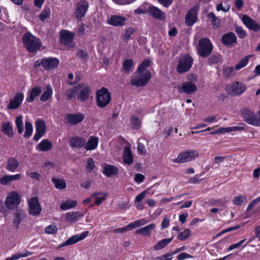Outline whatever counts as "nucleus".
<instances>
[{
	"instance_id": "obj_1",
	"label": "nucleus",
	"mask_w": 260,
	"mask_h": 260,
	"mask_svg": "<svg viewBox=\"0 0 260 260\" xmlns=\"http://www.w3.org/2000/svg\"><path fill=\"white\" fill-rule=\"evenodd\" d=\"M22 42L26 50L31 53L36 52L41 46L40 39L29 32L24 34L23 36Z\"/></svg>"
},
{
	"instance_id": "obj_2",
	"label": "nucleus",
	"mask_w": 260,
	"mask_h": 260,
	"mask_svg": "<svg viewBox=\"0 0 260 260\" xmlns=\"http://www.w3.org/2000/svg\"><path fill=\"white\" fill-rule=\"evenodd\" d=\"M151 75L149 71H144L143 72L136 71L132 77L131 83L132 85L137 87L144 86L149 82Z\"/></svg>"
},
{
	"instance_id": "obj_3",
	"label": "nucleus",
	"mask_w": 260,
	"mask_h": 260,
	"mask_svg": "<svg viewBox=\"0 0 260 260\" xmlns=\"http://www.w3.org/2000/svg\"><path fill=\"white\" fill-rule=\"evenodd\" d=\"M59 60L55 57H46L38 59L34 63L35 68L41 66L47 70H51L58 66Z\"/></svg>"
},
{
	"instance_id": "obj_4",
	"label": "nucleus",
	"mask_w": 260,
	"mask_h": 260,
	"mask_svg": "<svg viewBox=\"0 0 260 260\" xmlns=\"http://www.w3.org/2000/svg\"><path fill=\"white\" fill-rule=\"evenodd\" d=\"M80 93V98H87L89 96L90 89L87 85L82 83L75 86L73 90L67 93L68 98H75Z\"/></svg>"
},
{
	"instance_id": "obj_5",
	"label": "nucleus",
	"mask_w": 260,
	"mask_h": 260,
	"mask_svg": "<svg viewBox=\"0 0 260 260\" xmlns=\"http://www.w3.org/2000/svg\"><path fill=\"white\" fill-rule=\"evenodd\" d=\"M241 115L244 120L248 124L255 126H260L259 118H258L254 111L248 108H244L241 111Z\"/></svg>"
},
{
	"instance_id": "obj_6",
	"label": "nucleus",
	"mask_w": 260,
	"mask_h": 260,
	"mask_svg": "<svg viewBox=\"0 0 260 260\" xmlns=\"http://www.w3.org/2000/svg\"><path fill=\"white\" fill-rule=\"evenodd\" d=\"M193 58L188 54L181 57L177 67V71L180 74L187 72L191 68L193 63Z\"/></svg>"
},
{
	"instance_id": "obj_7",
	"label": "nucleus",
	"mask_w": 260,
	"mask_h": 260,
	"mask_svg": "<svg viewBox=\"0 0 260 260\" xmlns=\"http://www.w3.org/2000/svg\"><path fill=\"white\" fill-rule=\"evenodd\" d=\"M199 156L198 151L193 150L180 153L178 156L173 160L174 162L182 164L190 161Z\"/></svg>"
},
{
	"instance_id": "obj_8",
	"label": "nucleus",
	"mask_w": 260,
	"mask_h": 260,
	"mask_svg": "<svg viewBox=\"0 0 260 260\" xmlns=\"http://www.w3.org/2000/svg\"><path fill=\"white\" fill-rule=\"evenodd\" d=\"M212 49V45L208 39L203 38L200 40L198 51L201 57H205L208 56L211 53Z\"/></svg>"
},
{
	"instance_id": "obj_9",
	"label": "nucleus",
	"mask_w": 260,
	"mask_h": 260,
	"mask_svg": "<svg viewBox=\"0 0 260 260\" xmlns=\"http://www.w3.org/2000/svg\"><path fill=\"white\" fill-rule=\"evenodd\" d=\"M245 84L239 82H235L231 84L228 85L225 90L228 93L233 95H239L243 93L246 89Z\"/></svg>"
},
{
	"instance_id": "obj_10",
	"label": "nucleus",
	"mask_w": 260,
	"mask_h": 260,
	"mask_svg": "<svg viewBox=\"0 0 260 260\" xmlns=\"http://www.w3.org/2000/svg\"><path fill=\"white\" fill-rule=\"evenodd\" d=\"M20 203V196L16 192H10L5 201V205L9 210L14 209Z\"/></svg>"
},
{
	"instance_id": "obj_11",
	"label": "nucleus",
	"mask_w": 260,
	"mask_h": 260,
	"mask_svg": "<svg viewBox=\"0 0 260 260\" xmlns=\"http://www.w3.org/2000/svg\"><path fill=\"white\" fill-rule=\"evenodd\" d=\"M89 7L88 3L85 0H81L76 5L75 16L77 19H81L84 17Z\"/></svg>"
},
{
	"instance_id": "obj_12",
	"label": "nucleus",
	"mask_w": 260,
	"mask_h": 260,
	"mask_svg": "<svg viewBox=\"0 0 260 260\" xmlns=\"http://www.w3.org/2000/svg\"><path fill=\"white\" fill-rule=\"evenodd\" d=\"M13 225L15 229L19 228L20 224L26 217V213L21 209H17L13 214Z\"/></svg>"
},
{
	"instance_id": "obj_13",
	"label": "nucleus",
	"mask_w": 260,
	"mask_h": 260,
	"mask_svg": "<svg viewBox=\"0 0 260 260\" xmlns=\"http://www.w3.org/2000/svg\"><path fill=\"white\" fill-rule=\"evenodd\" d=\"M29 210L30 215L38 216L40 215L42 209L37 197H33L28 202Z\"/></svg>"
},
{
	"instance_id": "obj_14",
	"label": "nucleus",
	"mask_w": 260,
	"mask_h": 260,
	"mask_svg": "<svg viewBox=\"0 0 260 260\" xmlns=\"http://www.w3.org/2000/svg\"><path fill=\"white\" fill-rule=\"evenodd\" d=\"M60 40L61 43L69 46V47H73L74 46L73 40L74 35L73 33L68 30H63L60 32Z\"/></svg>"
},
{
	"instance_id": "obj_15",
	"label": "nucleus",
	"mask_w": 260,
	"mask_h": 260,
	"mask_svg": "<svg viewBox=\"0 0 260 260\" xmlns=\"http://www.w3.org/2000/svg\"><path fill=\"white\" fill-rule=\"evenodd\" d=\"M36 132L34 136V139L37 141L43 137L46 132V123L43 120H37L35 123Z\"/></svg>"
},
{
	"instance_id": "obj_16",
	"label": "nucleus",
	"mask_w": 260,
	"mask_h": 260,
	"mask_svg": "<svg viewBox=\"0 0 260 260\" xmlns=\"http://www.w3.org/2000/svg\"><path fill=\"white\" fill-rule=\"evenodd\" d=\"M88 234L89 231H86L82 233L81 235H74L67 239L65 241V242L60 246V247H62L68 245H71L75 244L78 242L79 241H82L87 236Z\"/></svg>"
},
{
	"instance_id": "obj_17",
	"label": "nucleus",
	"mask_w": 260,
	"mask_h": 260,
	"mask_svg": "<svg viewBox=\"0 0 260 260\" xmlns=\"http://www.w3.org/2000/svg\"><path fill=\"white\" fill-rule=\"evenodd\" d=\"M85 118L83 113L67 114L66 115V120L68 123L71 125H76L81 122Z\"/></svg>"
},
{
	"instance_id": "obj_18",
	"label": "nucleus",
	"mask_w": 260,
	"mask_h": 260,
	"mask_svg": "<svg viewBox=\"0 0 260 260\" xmlns=\"http://www.w3.org/2000/svg\"><path fill=\"white\" fill-rule=\"evenodd\" d=\"M197 14V9L196 7L188 11L185 17V23L187 26H191L196 22Z\"/></svg>"
},
{
	"instance_id": "obj_19",
	"label": "nucleus",
	"mask_w": 260,
	"mask_h": 260,
	"mask_svg": "<svg viewBox=\"0 0 260 260\" xmlns=\"http://www.w3.org/2000/svg\"><path fill=\"white\" fill-rule=\"evenodd\" d=\"M221 42L228 47H232L237 43V38L233 32H229L222 36Z\"/></svg>"
},
{
	"instance_id": "obj_20",
	"label": "nucleus",
	"mask_w": 260,
	"mask_h": 260,
	"mask_svg": "<svg viewBox=\"0 0 260 260\" xmlns=\"http://www.w3.org/2000/svg\"><path fill=\"white\" fill-rule=\"evenodd\" d=\"M243 23L250 29L255 31L260 30V25L249 17L244 15L242 18Z\"/></svg>"
},
{
	"instance_id": "obj_21",
	"label": "nucleus",
	"mask_w": 260,
	"mask_h": 260,
	"mask_svg": "<svg viewBox=\"0 0 260 260\" xmlns=\"http://www.w3.org/2000/svg\"><path fill=\"white\" fill-rule=\"evenodd\" d=\"M148 12L154 19L165 20L166 18L165 13L154 6L151 5L149 6L148 8Z\"/></svg>"
},
{
	"instance_id": "obj_22",
	"label": "nucleus",
	"mask_w": 260,
	"mask_h": 260,
	"mask_svg": "<svg viewBox=\"0 0 260 260\" xmlns=\"http://www.w3.org/2000/svg\"><path fill=\"white\" fill-rule=\"evenodd\" d=\"M126 20L125 17L122 16L111 15L107 22L108 24L115 26H122L125 24Z\"/></svg>"
},
{
	"instance_id": "obj_23",
	"label": "nucleus",
	"mask_w": 260,
	"mask_h": 260,
	"mask_svg": "<svg viewBox=\"0 0 260 260\" xmlns=\"http://www.w3.org/2000/svg\"><path fill=\"white\" fill-rule=\"evenodd\" d=\"M86 144V140L79 137H73L69 141V145L72 148H80L84 146Z\"/></svg>"
},
{
	"instance_id": "obj_24",
	"label": "nucleus",
	"mask_w": 260,
	"mask_h": 260,
	"mask_svg": "<svg viewBox=\"0 0 260 260\" xmlns=\"http://www.w3.org/2000/svg\"><path fill=\"white\" fill-rule=\"evenodd\" d=\"M134 67L135 63L132 59H125L122 62L121 70L125 74L128 75L133 72Z\"/></svg>"
},
{
	"instance_id": "obj_25",
	"label": "nucleus",
	"mask_w": 260,
	"mask_h": 260,
	"mask_svg": "<svg viewBox=\"0 0 260 260\" xmlns=\"http://www.w3.org/2000/svg\"><path fill=\"white\" fill-rule=\"evenodd\" d=\"M19 166V161L14 157H10L7 160L6 169L10 172H14Z\"/></svg>"
},
{
	"instance_id": "obj_26",
	"label": "nucleus",
	"mask_w": 260,
	"mask_h": 260,
	"mask_svg": "<svg viewBox=\"0 0 260 260\" xmlns=\"http://www.w3.org/2000/svg\"><path fill=\"white\" fill-rule=\"evenodd\" d=\"M84 214L82 212L76 211L67 213L66 218L67 221L71 222H75L79 218L82 217Z\"/></svg>"
},
{
	"instance_id": "obj_27",
	"label": "nucleus",
	"mask_w": 260,
	"mask_h": 260,
	"mask_svg": "<svg viewBox=\"0 0 260 260\" xmlns=\"http://www.w3.org/2000/svg\"><path fill=\"white\" fill-rule=\"evenodd\" d=\"M123 162L128 165L133 164L134 161L133 154L129 146H125L123 151Z\"/></svg>"
},
{
	"instance_id": "obj_28",
	"label": "nucleus",
	"mask_w": 260,
	"mask_h": 260,
	"mask_svg": "<svg viewBox=\"0 0 260 260\" xmlns=\"http://www.w3.org/2000/svg\"><path fill=\"white\" fill-rule=\"evenodd\" d=\"M99 143V139L96 137L91 136L84 145L86 150H94L96 148Z\"/></svg>"
},
{
	"instance_id": "obj_29",
	"label": "nucleus",
	"mask_w": 260,
	"mask_h": 260,
	"mask_svg": "<svg viewBox=\"0 0 260 260\" xmlns=\"http://www.w3.org/2000/svg\"><path fill=\"white\" fill-rule=\"evenodd\" d=\"M155 228L154 223H151L145 227L137 230L136 231V234H140L144 236H149L150 235L152 230Z\"/></svg>"
},
{
	"instance_id": "obj_30",
	"label": "nucleus",
	"mask_w": 260,
	"mask_h": 260,
	"mask_svg": "<svg viewBox=\"0 0 260 260\" xmlns=\"http://www.w3.org/2000/svg\"><path fill=\"white\" fill-rule=\"evenodd\" d=\"M197 89V86L190 82H186L181 85V90L187 93H191Z\"/></svg>"
},
{
	"instance_id": "obj_31",
	"label": "nucleus",
	"mask_w": 260,
	"mask_h": 260,
	"mask_svg": "<svg viewBox=\"0 0 260 260\" xmlns=\"http://www.w3.org/2000/svg\"><path fill=\"white\" fill-rule=\"evenodd\" d=\"M37 148L41 151H48L52 148V143L47 139H43L38 144Z\"/></svg>"
},
{
	"instance_id": "obj_32",
	"label": "nucleus",
	"mask_w": 260,
	"mask_h": 260,
	"mask_svg": "<svg viewBox=\"0 0 260 260\" xmlns=\"http://www.w3.org/2000/svg\"><path fill=\"white\" fill-rule=\"evenodd\" d=\"M118 172V169L116 167L109 165L105 166L103 170V173L108 177L116 175Z\"/></svg>"
},
{
	"instance_id": "obj_33",
	"label": "nucleus",
	"mask_w": 260,
	"mask_h": 260,
	"mask_svg": "<svg viewBox=\"0 0 260 260\" xmlns=\"http://www.w3.org/2000/svg\"><path fill=\"white\" fill-rule=\"evenodd\" d=\"M2 130L4 134L11 138L13 135V130L12 123L10 122H5L2 125Z\"/></svg>"
},
{
	"instance_id": "obj_34",
	"label": "nucleus",
	"mask_w": 260,
	"mask_h": 260,
	"mask_svg": "<svg viewBox=\"0 0 260 260\" xmlns=\"http://www.w3.org/2000/svg\"><path fill=\"white\" fill-rule=\"evenodd\" d=\"M173 238L161 240L154 245L153 249L156 251L162 249L172 241Z\"/></svg>"
},
{
	"instance_id": "obj_35",
	"label": "nucleus",
	"mask_w": 260,
	"mask_h": 260,
	"mask_svg": "<svg viewBox=\"0 0 260 260\" xmlns=\"http://www.w3.org/2000/svg\"><path fill=\"white\" fill-rule=\"evenodd\" d=\"M23 99H11L8 106L9 109H17L22 104Z\"/></svg>"
},
{
	"instance_id": "obj_36",
	"label": "nucleus",
	"mask_w": 260,
	"mask_h": 260,
	"mask_svg": "<svg viewBox=\"0 0 260 260\" xmlns=\"http://www.w3.org/2000/svg\"><path fill=\"white\" fill-rule=\"evenodd\" d=\"M77 204V201L70 200L61 204L60 207L63 210H67L76 207Z\"/></svg>"
},
{
	"instance_id": "obj_37",
	"label": "nucleus",
	"mask_w": 260,
	"mask_h": 260,
	"mask_svg": "<svg viewBox=\"0 0 260 260\" xmlns=\"http://www.w3.org/2000/svg\"><path fill=\"white\" fill-rule=\"evenodd\" d=\"M52 181L57 189H63L66 187V183L63 179L53 178Z\"/></svg>"
},
{
	"instance_id": "obj_38",
	"label": "nucleus",
	"mask_w": 260,
	"mask_h": 260,
	"mask_svg": "<svg viewBox=\"0 0 260 260\" xmlns=\"http://www.w3.org/2000/svg\"><path fill=\"white\" fill-rule=\"evenodd\" d=\"M22 118V116L20 115L16 117L15 120V124L18 128V132L20 134L23 133L24 128Z\"/></svg>"
},
{
	"instance_id": "obj_39",
	"label": "nucleus",
	"mask_w": 260,
	"mask_h": 260,
	"mask_svg": "<svg viewBox=\"0 0 260 260\" xmlns=\"http://www.w3.org/2000/svg\"><path fill=\"white\" fill-rule=\"evenodd\" d=\"M146 223L147 221L146 220L144 219H141L135 220V221L130 223L127 225L129 228V230H131L134 228L140 226L141 225H143L145 224Z\"/></svg>"
},
{
	"instance_id": "obj_40",
	"label": "nucleus",
	"mask_w": 260,
	"mask_h": 260,
	"mask_svg": "<svg viewBox=\"0 0 260 260\" xmlns=\"http://www.w3.org/2000/svg\"><path fill=\"white\" fill-rule=\"evenodd\" d=\"M96 94V98H111V93L105 87H102L97 90Z\"/></svg>"
},
{
	"instance_id": "obj_41",
	"label": "nucleus",
	"mask_w": 260,
	"mask_h": 260,
	"mask_svg": "<svg viewBox=\"0 0 260 260\" xmlns=\"http://www.w3.org/2000/svg\"><path fill=\"white\" fill-rule=\"evenodd\" d=\"M25 130L24 134V137L25 138H28L31 136L32 133V125L30 122L25 121Z\"/></svg>"
},
{
	"instance_id": "obj_42",
	"label": "nucleus",
	"mask_w": 260,
	"mask_h": 260,
	"mask_svg": "<svg viewBox=\"0 0 260 260\" xmlns=\"http://www.w3.org/2000/svg\"><path fill=\"white\" fill-rule=\"evenodd\" d=\"M51 14L50 9L49 8H45L40 14L39 17L42 21H44L46 19L50 17Z\"/></svg>"
},
{
	"instance_id": "obj_43",
	"label": "nucleus",
	"mask_w": 260,
	"mask_h": 260,
	"mask_svg": "<svg viewBox=\"0 0 260 260\" xmlns=\"http://www.w3.org/2000/svg\"><path fill=\"white\" fill-rule=\"evenodd\" d=\"M130 123L133 128L138 129L140 127L141 122L139 118L134 115H133L130 119Z\"/></svg>"
},
{
	"instance_id": "obj_44",
	"label": "nucleus",
	"mask_w": 260,
	"mask_h": 260,
	"mask_svg": "<svg viewBox=\"0 0 260 260\" xmlns=\"http://www.w3.org/2000/svg\"><path fill=\"white\" fill-rule=\"evenodd\" d=\"M190 230L189 229H186L177 236V238L180 241H184L190 236Z\"/></svg>"
},
{
	"instance_id": "obj_45",
	"label": "nucleus",
	"mask_w": 260,
	"mask_h": 260,
	"mask_svg": "<svg viewBox=\"0 0 260 260\" xmlns=\"http://www.w3.org/2000/svg\"><path fill=\"white\" fill-rule=\"evenodd\" d=\"M150 62L151 61L149 60H144L138 67L137 71L142 72H143L144 71H149L148 70H147V68L150 66Z\"/></svg>"
},
{
	"instance_id": "obj_46",
	"label": "nucleus",
	"mask_w": 260,
	"mask_h": 260,
	"mask_svg": "<svg viewBox=\"0 0 260 260\" xmlns=\"http://www.w3.org/2000/svg\"><path fill=\"white\" fill-rule=\"evenodd\" d=\"M250 55L245 56L236 66L235 69L239 70L245 67L248 63Z\"/></svg>"
},
{
	"instance_id": "obj_47",
	"label": "nucleus",
	"mask_w": 260,
	"mask_h": 260,
	"mask_svg": "<svg viewBox=\"0 0 260 260\" xmlns=\"http://www.w3.org/2000/svg\"><path fill=\"white\" fill-rule=\"evenodd\" d=\"M208 18L211 19L213 25L216 26V27L219 26L220 24V20L217 17L215 16L213 12H210L208 14Z\"/></svg>"
},
{
	"instance_id": "obj_48",
	"label": "nucleus",
	"mask_w": 260,
	"mask_h": 260,
	"mask_svg": "<svg viewBox=\"0 0 260 260\" xmlns=\"http://www.w3.org/2000/svg\"><path fill=\"white\" fill-rule=\"evenodd\" d=\"M52 94V88L50 85H47L44 88V93L41 98H50Z\"/></svg>"
},
{
	"instance_id": "obj_49",
	"label": "nucleus",
	"mask_w": 260,
	"mask_h": 260,
	"mask_svg": "<svg viewBox=\"0 0 260 260\" xmlns=\"http://www.w3.org/2000/svg\"><path fill=\"white\" fill-rule=\"evenodd\" d=\"M96 104L100 107L106 106L110 102L111 99H96Z\"/></svg>"
},
{
	"instance_id": "obj_50",
	"label": "nucleus",
	"mask_w": 260,
	"mask_h": 260,
	"mask_svg": "<svg viewBox=\"0 0 260 260\" xmlns=\"http://www.w3.org/2000/svg\"><path fill=\"white\" fill-rule=\"evenodd\" d=\"M42 92V89L39 86L33 88L30 92L29 98H36L39 96Z\"/></svg>"
},
{
	"instance_id": "obj_51",
	"label": "nucleus",
	"mask_w": 260,
	"mask_h": 260,
	"mask_svg": "<svg viewBox=\"0 0 260 260\" xmlns=\"http://www.w3.org/2000/svg\"><path fill=\"white\" fill-rule=\"evenodd\" d=\"M234 68L231 67H225L223 68V74L226 77H230L233 75Z\"/></svg>"
},
{
	"instance_id": "obj_52",
	"label": "nucleus",
	"mask_w": 260,
	"mask_h": 260,
	"mask_svg": "<svg viewBox=\"0 0 260 260\" xmlns=\"http://www.w3.org/2000/svg\"><path fill=\"white\" fill-rule=\"evenodd\" d=\"M246 200L245 196H237L234 198L233 203L235 205H241Z\"/></svg>"
},
{
	"instance_id": "obj_53",
	"label": "nucleus",
	"mask_w": 260,
	"mask_h": 260,
	"mask_svg": "<svg viewBox=\"0 0 260 260\" xmlns=\"http://www.w3.org/2000/svg\"><path fill=\"white\" fill-rule=\"evenodd\" d=\"M220 61L219 55H213L208 58V61L210 64H216Z\"/></svg>"
},
{
	"instance_id": "obj_54",
	"label": "nucleus",
	"mask_w": 260,
	"mask_h": 260,
	"mask_svg": "<svg viewBox=\"0 0 260 260\" xmlns=\"http://www.w3.org/2000/svg\"><path fill=\"white\" fill-rule=\"evenodd\" d=\"M57 229L55 225H50L46 228L45 232L47 234H53L56 233Z\"/></svg>"
},
{
	"instance_id": "obj_55",
	"label": "nucleus",
	"mask_w": 260,
	"mask_h": 260,
	"mask_svg": "<svg viewBox=\"0 0 260 260\" xmlns=\"http://www.w3.org/2000/svg\"><path fill=\"white\" fill-rule=\"evenodd\" d=\"M138 151L141 154L145 155L146 154V151L145 149V146L143 144L140 142V140H139L138 142V146H137Z\"/></svg>"
},
{
	"instance_id": "obj_56",
	"label": "nucleus",
	"mask_w": 260,
	"mask_h": 260,
	"mask_svg": "<svg viewBox=\"0 0 260 260\" xmlns=\"http://www.w3.org/2000/svg\"><path fill=\"white\" fill-rule=\"evenodd\" d=\"M10 178V175L4 176L0 179V183L4 185L9 184L11 182Z\"/></svg>"
},
{
	"instance_id": "obj_57",
	"label": "nucleus",
	"mask_w": 260,
	"mask_h": 260,
	"mask_svg": "<svg viewBox=\"0 0 260 260\" xmlns=\"http://www.w3.org/2000/svg\"><path fill=\"white\" fill-rule=\"evenodd\" d=\"M245 240H246V239H244L240 241L238 243H237L236 244H233L231 245L228 248L227 250L228 251H230V250H233L234 249L239 248L242 245V244L245 241Z\"/></svg>"
},
{
	"instance_id": "obj_58",
	"label": "nucleus",
	"mask_w": 260,
	"mask_h": 260,
	"mask_svg": "<svg viewBox=\"0 0 260 260\" xmlns=\"http://www.w3.org/2000/svg\"><path fill=\"white\" fill-rule=\"evenodd\" d=\"M34 253L32 251H29L26 249H24L21 252L17 253L19 256V258L21 257H25L32 255Z\"/></svg>"
},
{
	"instance_id": "obj_59",
	"label": "nucleus",
	"mask_w": 260,
	"mask_h": 260,
	"mask_svg": "<svg viewBox=\"0 0 260 260\" xmlns=\"http://www.w3.org/2000/svg\"><path fill=\"white\" fill-rule=\"evenodd\" d=\"M87 162L86 169L88 171L91 172L95 167L93 160L91 158H89Z\"/></svg>"
},
{
	"instance_id": "obj_60",
	"label": "nucleus",
	"mask_w": 260,
	"mask_h": 260,
	"mask_svg": "<svg viewBox=\"0 0 260 260\" xmlns=\"http://www.w3.org/2000/svg\"><path fill=\"white\" fill-rule=\"evenodd\" d=\"M230 9V6L229 4L225 5V6L223 7L221 3L219 4L217 6L216 10L218 11H222L224 12H228Z\"/></svg>"
},
{
	"instance_id": "obj_61",
	"label": "nucleus",
	"mask_w": 260,
	"mask_h": 260,
	"mask_svg": "<svg viewBox=\"0 0 260 260\" xmlns=\"http://www.w3.org/2000/svg\"><path fill=\"white\" fill-rule=\"evenodd\" d=\"M235 31L237 33L239 38H244L246 36V32L240 26H237Z\"/></svg>"
},
{
	"instance_id": "obj_62",
	"label": "nucleus",
	"mask_w": 260,
	"mask_h": 260,
	"mask_svg": "<svg viewBox=\"0 0 260 260\" xmlns=\"http://www.w3.org/2000/svg\"><path fill=\"white\" fill-rule=\"evenodd\" d=\"M133 33H134V29L131 27L129 28L125 31V33L122 37L124 41H127L129 39L131 35H132Z\"/></svg>"
},
{
	"instance_id": "obj_63",
	"label": "nucleus",
	"mask_w": 260,
	"mask_h": 260,
	"mask_svg": "<svg viewBox=\"0 0 260 260\" xmlns=\"http://www.w3.org/2000/svg\"><path fill=\"white\" fill-rule=\"evenodd\" d=\"M170 224V219L168 217L165 216L163 220L161 222V229L163 230L164 229L168 228Z\"/></svg>"
},
{
	"instance_id": "obj_64",
	"label": "nucleus",
	"mask_w": 260,
	"mask_h": 260,
	"mask_svg": "<svg viewBox=\"0 0 260 260\" xmlns=\"http://www.w3.org/2000/svg\"><path fill=\"white\" fill-rule=\"evenodd\" d=\"M192 257H193L192 256H191L189 254L185 253V252L181 253L177 256V258L178 260H183L185 258H192Z\"/></svg>"
}]
</instances>
